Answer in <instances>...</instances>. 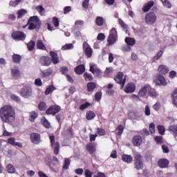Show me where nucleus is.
<instances>
[{
    "label": "nucleus",
    "instance_id": "obj_1",
    "mask_svg": "<svg viewBox=\"0 0 177 177\" xmlns=\"http://www.w3.org/2000/svg\"><path fill=\"white\" fill-rule=\"evenodd\" d=\"M0 118L3 122L10 124L16 118V113L12 105H4L0 109Z\"/></svg>",
    "mask_w": 177,
    "mask_h": 177
},
{
    "label": "nucleus",
    "instance_id": "obj_2",
    "mask_svg": "<svg viewBox=\"0 0 177 177\" xmlns=\"http://www.w3.org/2000/svg\"><path fill=\"white\" fill-rule=\"evenodd\" d=\"M114 80L116 84H119V85H120L121 89H124L125 82H127V75H124V73L122 72H118L115 76Z\"/></svg>",
    "mask_w": 177,
    "mask_h": 177
},
{
    "label": "nucleus",
    "instance_id": "obj_3",
    "mask_svg": "<svg viewBox=\"0 0 177 177\" xmlns=\"http://www.w3.org/2000/svg\"><path fill=\"white\" fill-rule=\"evenodd\" d=\"M28 28L29 30H34L35 28H39L41 27V21L37 16H33L28 20Z\"/></svg>",
    "mask_w": 177,
    "mask_h": 177
},
{
    "label": "nucleus",
    "instance_id": "obj_4",
    "mask_svg": "<svg viewBox=\"0 0 177 177\" xmlns=\"http://www.w3.org/2000/svg\"><path fill=\"white\" fill-rule=\"evenodd\" d=\"M116 41H118V35H117V30L115 28H112L110 30L109 36L107 39V46H111V45H114Z\"/></svg>",
    "mask_w": 177,
    "mask_h": 177
},
{
    "label": "nucleus",
    "instance_id": "obj_5",
    "mask_svg": "<svg viewBox=\"0 0 177 177\" xmlns=\"http://www.w3.org/2000/svg\"><path fill=\"white\" fill-rule=\"evenodd\" d=\"M51 148L54 151V154H59V151L60 150V143L55 140V136H49Z\"/></svg>",
    "mask_w": 177,
    "mask_h": 177
},
{
    "label": "nucleus",
    "instance_id": "obj_6",
    "mask_svg": "<svg viewBox=\"0 0 177 177\" xmlns=\"http://www.w3.org/2000/svg\"><path fill=\"white\" fill-rule=\"evenodd\" d=\"M157 21V15L154 12H149L145 15V23L153 25Z\"/></svg>",
    "mask_w": 177,
    "mask_h": 177
},
{
    "label": "nucleus",
    "instance_id": "obj_7",
    "mask_svg": "<svg viewBox=\"0 0 177 177\" xmlns=\"http://www.w3.org/2000/svg\"><path fill=\"white\" fill-rule=\"evenodd\" d=\"M151 87L149 84L144 85L138 91V96L140 97H147V95L150 93Z\"/></svg>",
    "mask_w": 177,
    "mask_h": 177
},
{
    "label": "nucleus",
    "instance_id": "obj_8",
    "mask_svg": "<svg viewBox=\"0 0 177 177\" xmlns=\"http://www.w3.org/2000/svg\"><path fill=\"white\" fill-rule=\"evenodd\" d=\"M134 165L137 169H143V158L140 154H136L134 157Z\"/></svg>",
    "mask_w": 177,
    "mask_h": 177
},
{
    "label": "nucleus",
    "instance_id": "obj_9",
    "mask_svg": "<svg viewBox=\"0 0 177 177\" xmlns=\"http://www.w3.org/2000/svg\"><path fill=\"white\" fill-rule=\"evenodd\" d=\"M30 142L33 145H39L42 140H41V134L38 133H32L30 135Z\"/></svg>",
    "mask_w": 177,
    "mask_h": 177
},
{
    "label": "nucleus",
    "instance_id": "obj_10",
    "mask_svg": "<svg viewBox=\"0 0 177 177\" xmlns=\"http://www.w3.org/2000/svg\"><path fill=\"white\" fill-rule=\"evenodd\" d=\"M154 82L156 85H159L160 86H167V80L162 75H158L156 76Z\"/></svg>",
    "mask_w": 177,
    "mask_h": 177
},
{
    "label": "nucleus",
    "instance_id": "obj_11",
    "mask_svg": "<svg viewBox=\"0 0 177 177\" xmlns=\"http://www.w3.org/2000/svg\"><path fill=\"white\" fill-rule=\"evenodd\" d=\"M21 95L26 99L31 97L32 96V88L31 87H24L21 91Z\"/></svg>",
    "mask_w": 177,
    "mask_h": 177
},
{
    "label": "nucleus",
    "instance_id": "obj_12",
    "mask_svg": "<svg viewBox=\"0 0 177 177\" xmlns=\"http://www.w3.org/2000/svg\"><path fill=\"white\" fill-rule=\"evenodd\" d=\"M12 37L15 41H24L26 39V34L20 31L14 32L12 34Z\"/></svg>",
    "mask_w": 177,
    "mask_h": 177
},
{
    "label": "nucleus",
    "instance_id": "obj_13",
    "mask_svg": "<svg viewBox=\"0 0 177 177\" xmlns=\"http://www.w3.org/2000/svg\"><path fill=\"white\" fill-rule=\"evenodd\" d=\"M136 91V84L135 83H128L124 87L126 93H133Z\"/></svg>",
    "mask_w": 177,
    "mask_h": 177
},
{
    "label": "nucleus",
    "instance_id": "obj_14",
    "mask_svg": "<svg viewBox=\"0 0 177 177\" xmlns=\"http://www.w3.org/2000/svg\"><path fill=\"white\" fill-rule=\"evenodd\" d=\"M84 49L87 57H92L93 50L87 42L83 44Z\"/></svg>",
    "mask_w": 177,
    "mask_h": 177
},
{
    "label": "nucleus",
    "instance_id": "obj_15",
    "mask_svg": "<svg viewBox=\"0 0 177 177\" xmlns=\"http://www.w3.org/2000/svg\"><path fill=\"white\" fill-rule=\"evenodd\" d=\"M60 111V106H52L46 110V114H52L55 115V114L59 113Z\"/></svg>",
    "mask_w": 177,
    "mask_h": 177
},
{
    "label": "nucleus",
    "instance_id": "obj_16",
    "mask_svg": "<svg viewBox=\"0 0 177 177\" xmlns=\"http://www.w3.org/2000/svg\"><path fill=\"white\" fill-rule=\"evenodd\" d=\"M158 71L162 75H165V74H168L169 73V68H168L166 65L160 64L158 67Z\"/></svg>",
    "mask_w": 177,
    "mask_h": 177
},
{
    "label": "nucleus",
    "instance_id": "obj_17",
    "mask_svg": "<svg viewBox=\"0 0 177 177\" xmlns=\"http://www.w3.org/2000/svg\"><path fill=\"white\" fill-rule=\"evenodd\" d=\"M158 165L160 168H168L169 160L165 158H161L158 161Z\"/></svg>",
    "mask_w": 177,
    "mask_h": 177
},
{
    "label": "nucleus",
    "instance_id": "obj_18",
    "mask_svg": "<svg viewBox=\"0 0 177 177\" xmlns=\"http://www.w3.org/2000/svg\"><path fill=\"white\" fill-rule=\"evenodd\" d=\"M90 71L97 75V77L102 75V71H100L96 65H90Z\"/></svg>",
    "mask_w": 177,
    "mask_h": 177
},
{
    "label": "nucleus",
    "instance_id": "obj_19",
    "mask_svg": "<svg viewBox=\"0 0 177 177\" xmlns=\"http://www.w3.org/2000/svg\"><path fill=\"white\" fill-rule=\"evenodd\" d=\"M142 142H143V139L140 136H134L132 140V143L133 146H136V147L140 146V145H142Z\"/></svg>",
    "mask_w": 177,
    "mask_h": 177
},
{
    "label": "nucleus",
    "instance_id": "obj_20",
    "mask_svg": "<svg viewBox=\"0 0 177 177\" xmlns=\"http://www.w3.org/2000/svg\"><path fill=\"white\" fill-rule=\"evenodd\" d=\"M11 75L14 80H19L21 77V73L17 68H12L11 70Z\"/></svg>",
    "mask_w": 177,
    "mask_h": 177
},
{
    "label": "nucleus",
    "instance_id": "obj_21",
    "mask_svg": "<svg viewBox=\"0 0 177 177\" xmlns=\"http://www.w3.org/2000/svg\"><path fill=\"white\" fill-rule=\"evenodd\" d=\"M50 56L51 57V60L54 64H57L59 63V57H57V53L50 51Z\"/></svg>",
    "mask_w": 177,
    "mask_h": 177
},
{
    "label": "nucleus",
    "instance_id": "obj_22",
    "mask_svg": "<svg viewBox=\"0 0 177 177\" xmlns=\"http://www.w3.org/2000/svg\"><path fill=\"white\" fill-rule=\"evenodd\" d=\"M40 63L42 66H50V58L49 57H42L40 59Z\"/></svg>",
    "mask_w": 177,
    "mask_h": 177
},
{
    "label": "nucleus",
    "instance_id": "obj_23",
    "mask_svg": "<svg viewBox=\"0 0 177 177\" xmlns=\"http://www.w3.org/2000/svg\"><path fill=\"white\" fill-rule=\"evenodd\" d=\"M162 55H164V50H160L158 53L155 55V56L151 59L152 63H156L157 60H160L161 57H162Z\"/></svg>",
    "mask_w": 177,
    "mask_h": 177
},
{
    "label": "nucleus",
    "instance_id": "obj_24",
    "mask_svg": "<svg viewBox=\"0 0 177 177\" xmlns=\"http://www.w3.org/2000/svg\"><path fill=\"white\" fill-rule=\"evenodd\" d=\"M169 131L173 133L174 138L177 140V124L170 126Z\"/></svg>",
    "mask_w": 177,
    "mask_h": 177
},
{
    "label": "nucleus",
    "instance_id": "obj_25",
    "mask_svg": "<svg viewBox=\"0 0 177 177\" xmlns=\"http://www.w3.org/2000/svg\"><path fill=\"white\" fill-rule=\"evenodd\" d=\"M154 6V1H150L147 2L144 8H142L143 12H149L150 9H151V7Z\"/></svg>",
    "mask_w": 177,
    "mask_h": 177
},
{
    "label": "nucleus",
    "instance_id": "obj_26",
    "mask_svg": "<svg viewBox=\"0 0 177 177\" xmlns=\"http://www.w3.org/2000/svg\"><path fill=\"white\" fill-rule=\"evenodd\" d=\"M122 161H124V162H127V164H131V162L133 161V158H132L131 155L124 154L122 156Z\"/></svg>",
    "mask_w": 177,
    "mask_h": 177
},
{
    "label": "nucleus",
    "instance_id": "obj_27",
    "mask_svg": "<svg viewBox=\"0 0 177 177\" xmlns=\"http://www.w3.org/2000/svg\"><path fill=\"white\" fill-rule=\"evenodd\" d=\"M85 71V66L84 65H79L76 68H75V73L76 74H79V75H81Z\"/></svg>",
    "mask_w": 177,
    "mask_h": 177
},
{
    "label": "nucleus",
    "instance_id": "obj_28",
    "mask_svg": "<svg viewBox=\"0 0 177 177\" xmlns=\"http://www.w3.org/2000/svg\"><path fill=\"white\" fill-rule=\"evenodd\" d=\"M6 169L8 174H15V172H16V169L12 164L7 165Z\"/></svg>",
    "mask_w": 177,
    "mask_h": 177
},
{
    "label": "nucleus",
    "instance_id": "obj_29",
    "mask_svg": "<svg viewBox=\"0 0 177 177\" xmlns=\"http://www.w3.org/2000/svg\"><path fill=\"white\" fill-rule=\"evenodd\" d=\"M37 49H40L41 50H46V46L44 44L42 40H38L37 42Z\"/></svg>",
    "mask_w": 177,
    "mask_h": 177
},
{
    "label": "nucleus",
    "instance_id": "obj_30",
    "mask_svg": "<svg viewBox=\"0 0 177 177\" xmlns=\"http://www.w3.org/2000/svg\"><path fill=\"white\" fill-rule=\"evenodd\" d=\"M95 117H96V115L93 111H88L86 112V120H93Z\"/></svg>",
    "mask_w": 177,
    "mask_h": 177
},
{
    "label": "nucleus",
    "instance_id": "obj_31",
    "mask_svg": "<svg viewBox=\"0 0 177 177\" xmlns=\"http://www.w3.org/2000/svg\"><path fill=\"white\" fill-rule=\"evenodd\" d=\"M125 42L126 44H127V45H129V46H133V45H135V39L133 38H131V37H126L125 39Z\"/></svg>",
    "mask_w": 177,
    "mask_h": 177
},
{
    "label": "nucleus",
    "instance_id": "obj_32",
    "mask_svg": "<svg viewBox=\"0 0 177 177\" xmlns=\"http://www.w3.org/2000/svg\"><path fill=\"white\" fill-rule=\"evenodd\" d=\"M95 23L97 26H98L99 27H101V26H103L104 23V19L102 17H97L95 19Z\"/></svg>",
    "mask_w": 177,
    "mask_h": 177
},
{
    "label": "nucleus",
    "instance_id": "obj_33",
    "mask_svg": "<svg viewBox=\"0 0 177 177\" xmlns=\"http://www.w3.org/2000/svg\"><path fill=\"white\" fill-rule=\"evenodd\" d=\"M95 88L96 84L94 82H90L87 84V91H88V92H93Z\"/></svg>",
    "mask_w": 177,
    "mask_h": 177
},
{
    "label": "nucleus",
    "instance_id": "obj_34",
    "mask_svg": "<svg viewBox=\"0 0 177 177\" xmlns=\"http://www.w3.org/2000/svg\"><path fill=\"white\" fill-rule=\"evenodd\" d=\"M38 117V113L35 112H30L29 115V120L31 122H34L35 121V118Z\"/></svg>",
    "mask_w": 177,
    "mask_h": 177
},
{
    "label": "nucleus",
    "instance_id": "obj_35",
    "mask_svg": "<svg viewBox=\"0 0 177 177\" xmlns=\"http://www.w3.org/2000/svg\"><path fill=\"white\" fill-rule=\"evenodd\" d=\"M160 1L162 2V5L165 8H167V9H171V8H172V5L169 2V1H168V0H160Z\"/></svg>",
    "mask_w": 177,
    "mask_h": 177
},
{
    "label": "nucleus",
    "instance_id": "obj_36",
    "mask_svg": "<svg viewBox=\"0 0 177 177\" xmlns=\"http://www.w3.org/2000/svg\"><path fill=\"white\" fill-rule=\"evenodd\" d=\"M172 102L173 104L177 107V89L174 90L172 93Z\"/></svg>",
    "mask_w": 177,
    "mask_h": 177
},
{
    "label": "nucleus",
    "instance_id": "obj_37",
    "mask_svg": "<svg viewBox=\"0 0 177 177\" xmlns=\"http://www.w3.org/2000/svg\"><path fill=\"white\" fill-rule=\"evenodd\" d=\"M12 60L14 63H20V62H21V56L17 54H14L12 55Z\"/></svg>",
    "mask_w": 177,
    "mask_h": 177
},
{
    "label": "nucleus",
    "instance_id": "obj_38",
    "mask_svg": "<svg viewBox=\"0 0 177 177\" xmlns=\"http://www.w3.org/2000/svg\"><path fill=\"white\" fill-rule=\"evenodd\" d=\"M36 10H37L41 16H44V15H45V8L42 6H37L36 7Z\"/></svg>",
    "mask_w": 177,
    "mask_h": 177
},
{
    "label": "nucleus",
    "instance_id": "obj_39",
    "mask_svg": "<svg viewBox=\"0 0 177 177\" xmlns=\"http://www.w3.org/2000/svg\"><path fill=\"white\" fill-rule=\"evenodd\" d=\"M70 158H66L64 161L63 169H68L70 167Z\"/></svg>",
    "mask_w": 177,
    "mask_h": 177
},
{
    "label": "nucleus",
    "instance_id": "obj_40",
    "mask_svg": "<svg viewBox=\"0 0 177 177\" xmlns=\"http://www.w3.org/2000/svg\"><path fill=\"white\" fill-rule=\"evenodd\" d=\"M41 122L45 128H50V123L46 118H45V117L41 118Z\"/></svg>",
    "mask_w": 177,
    "mask_h": 177
},
{
    "label": "nucleus",
    "instance_id": "obj_41",
    "mask_svg": "<svg viewBox=\"0 0 177 177\" xmlns=\"http://www.w3.org/2000/svg\"><path fill=\"white\" fill-rule=\"evenodd\" d=\"M55 89L56 88L55 87V86H50L48 88H46L45 91V95H49V93H52V92H53V91H55Z\"/></svg>",
    "mask_w": 177,
    "mask_h": 177
},
{
    "label": "nucleus",
    "instance_id": "obj_42",
    "mask_svg": "<svg viewBox=\"0 0 177 177\" xmlns=\"http://www.w3.org/2000/svg\"><path fill=\"white\" fill-rule=\"evenodd\" d=\"M44 160L46 165H50V164H52V158L50 157V155L46 156Z\"/></svg>",
    "mask_w": 177,
    "mask_h": 177
},
{
    "label": "nucleus",
    "instance_id": "obj_43",
    "mask_svg": "<svg viewBox=\"0 0 177 177\" xmlns=\"http://www.w3.org/2000/svg\"><path fill=\"white\" fill-rule=\"evenodd\" d=\"M73 48H74V46L73 45V44H68L63 46L62 48V50H68V49H73Z\"/></svg>",
    "mask_w": 177,
    "mask_h": 177
},
{
    "label": "nucleus",
    "instance_id": "obj_44",
    "mask_svg": "<svg viewBox=\"0 0 177 177\" xmlns=\"http://www.w3.org/2000/svg\"><path fill=\"white\" fill-rule=\"evenodd\" d=\"M28 49L29 50H32L34 49V48H35V41H30L28 44Z\"/></svg>",
    "mask_w": 177,
    "mask_h": 177
},
{
    "label": "nucleus",
    "instance_id": "obj_45",
    "mask_svg": "<svg viewBox=\"0 0 177 177\" xmlns=\"http://www.w3.org/2000/svg\"><path fill=\"white\" fill-rule=\"evenodd\" d=\"M84 78L86 81H92V80H93V77H92V75L88 73H85L84 74Z\"/></svg>",
    "mask_w": 177,
    "mask_h": 177
},
{
    "label": "nucleus",
    "instance_id": "obj_46",
    "mask_svg": "<svg viewBox=\"0 0 177 177\" xmlns=\"http://www.w3.org/2000/svg\"><path fill=\"white\" fill-rule=\"evenodd\" d=\"M39 110H40L41 111H44V110H46V104L44 102H39Z\"/></svg>",
    "mask_w": 177,
    "mask_h": 177
},
{
    "label": "nucleus",
    "instance_id": "obj_47",
    "mask_svg": "<svg viewBox=\"0 0 177 177\" xmlns=\"http://www.w3.org/2000/svg\"><path fill=\"white\" fill-rule=\"evenodd\" d=\"M158 131L160 135H164V133H165V127H164V126H162V125H158Z\"/></svg>",
    "mask_w": 177,
    "mask_h": 177
},
{
    "label": "nucleus",
    "instance_id": "obj_48",
    "mask_svg": "<svg viewBox=\"0 0 177 177\" xmlns=\"http://www.w3.org/2000/svg\"><path fill=\"white\" fill-rule=\"evenodd\" d=\"M51 162L53 165H55V167H57V165H59L60 164V161H59V159H57V158H56L55 156H53L52 158Z\"/></svg>",
    "mask_w": 177,
    "mask_h": 177
},
{
    "label": "nucleus",
    "instance_id": "obj_49",
    "mask_svg": "<svg viewBox=\"0 0 177 177\" xmlns=\"http://www.w3.org/2000/svg\"><path fill=\"white\" fill-rule=\"evenodd\" d=\"M20 2H21V0H15V1H11L9 3L10 6H12L13 8L17 6V5H19V3H20Z\"/></svg>",
    "mask_w": 177,
    "mask_h": 177
},
{
    "label": "nucleus",
    "instance_id": "obj_50",
    "mask_svg": "<svg viewBox=\"0 0 177 177\" xmlns=\"http://www.w3.org/2000/svg\"><path fill=\"white\" fill-rule=\"evenodd\" d=\"M130 99L131 100H133V102H139V100H140V97L139 95L133 94L130 96Z\"/></svg>",
    "mask_w": 177,
    "mask_h": 177
},
{
    "label": "nucleus",
    "instance_id": "obj_51",
    "mask_svg": "<svg viewBox=\"0 0 177 177\" xmlns=\"http://www.w3.org/2000/svg\"><path fill=\"white\" fill-rule=\"evenodd\" d=\"M87 150L90 153H95V151H96V147H95L93 145H87Z\"/></svg>",
    "mask_w": 177,
    "mask_h": 177
},
{
    "label": "nucleus",
    "instance_id": "obj_52",
    "mask_svg": "<svg viewBox=\"0 0 177 177\" xmlns=\"http://www.w3.org/2000/svg\"><path fill=\"white\" fill-rule=\"evenodd\" d=\"M41 75L42 77H48V75H50V74H52V69L51 68H48L46 72L44 71H41Z\"/></svg>",
    "mask_w": 177,
    "mask_h": 177
},
{
    "label": "nucleus",
    "instance_id": "obj_53",
    "mask_svg": "<svg viewBox=\"0 0 177 177\" xmlns=\"http://www.w3.org/2000/svg\"><path fill=\"white\" fill-rule=\"evenodd\" d=\"M27 13V11L26 10H20L18 11V19H20L21 17H23L24 15Z\"/></svg>",
    "mask_w": 177,
    "mask_h": 177
},
{
    "label": "nucleus",
    "instance_id": "obj_54",
    "mask_svg": "<svg viewBox=\"0 0 177 177\" xmlns=\"http://www.w3.org/2000/svg\"><path fill=\"white\" fill-rule=\"evenodd\" d=\"M53 24L55 26V27H59V19H57V17H54L53 18Z\"/></svg>",
    "mask_w": 177,
    "mask_h": 177
},
{
    "label": "nucleus",
    "instance_id": "obj_55",
    "mask_svg": "<svg viewBox=\"0 0 177 177\" xmlns=\"http://www.w3.org/2000/svg\"><path fill=\"white\" fill-rule=\"evenodd\" d=\"M8 142L9 143V145H11V146H15L16 143V138L11 137L8 138Z\"/></svg>",
    "mask_w": 177,
    "mask_h": 177
},
{
    "label": "nucleus",
    "instance_id": "obj_56",
    "mask_svg": "<svg viewBox=\"0 0 177 177\" xmlns=\"http://www.w3.org/2000/svg\"><path fill=\"white\" fill-rule=\"evenodd\" d=\"M149 131L151 133H154L156 132V124H154V123H151L149 124Z\"/></svg>",
    "mask_w": 177,
    "mask_h": 177
},
{
    "label": "nucleus",
    "instance_id": "obj_57",
    "mask_svg": "<svg viewBox=\"0 0 177 177\" xmlns=\"http://www.w3.org/2000/svg\"><path fill=\"white\" fill-rule=\"evenodd\" d=\"M122 50L123 52H131V46L125 45L122 47Z\"/></svg>",
    "mask_w": 177,
    "mask_h": 177
},
{
    "label": "nucleus",
    "instance_id": "obj_58",
    "mask_svg": "<svg viewBox=\"0 0 177 177\" xmlns=\"http://www.w3.org/2000/svg\"><path fill=\"white\" fill-rule=\"evenodd\" d=\"M153 109L156 111H158V110L161 109V104H160V102H156L155 104L153 105Z\"/></svg>",
    "mask_w": 177,
    "mask_h": 177
},
{
    "label": "nucleus",
    "instance_id": "obj_59",
    "mask_svg": "<svg viewBox=\"0 0 177 177\" xmlns=\"http://www.w3.org/2000/svg\"><path fill=\"white\" fill-rule=\"evenodd\" d=\"M117 131H118V135L119 136H121V135L122 134V132L124 131V127H122V125L118 126V127L117 128Z\"/></svg>",
    "mask_w": 177,
    "mask_h": 177
},
{
    "label": "nucleus",
    "instance_id": "obj_60",
    "mask_svg": "<svg viewBox=\"0 0 177 177\" xmlns=\"http://www.w3.org/2000/svg\"><path fill=\"white\" fill-rule=\"evenodd\" d=\"M98 41H104L106 36L103 33H99L97 37Z\"/></svg>",
    "mask_w": 177,
    "mask_h": 177
},
{
    "label": "nucleus",
    "instance_id": "obj_61",
    "mask_svg": "<svg viewBox=\"0 0 177 177\" xmlns=\"http://www.w3.org/2000/svg\"><path fill=\"white\" fill-rule=\"evenodd\" d=\"M97 133L100 136H104V135L106 133V132L104 131V129L98 128L97 129Z\"/></svg>",
    "mask_w": 177,
    "mask_h": 177
},
{
    "label": "nucleus",
    "instance_id": "obj_62",
    "mask_svg": "<svg viewBox=\"0 0 177 177\" xmlns=\"http://www.w3.org/2000/svg\"><path fill=\"white\" fill-rule=\"evenodd\" d=\"M35 85H36V86H42V80L39 78L36 79L35 80Z\"/></svg>",
    "mask_w": 177,
    "mask_h": 177
},
{
    "label": "nucleus",
    "instance_id": "obj_63",
    "mask_svg": "<svg viewBox=\"0 0 177 177\" xmlns=\"http://www.w3.org/2000/svg\"><path fill=\"white\" fill-rule=\"evenodd\" d=\"M89 106H91V103L89 102H86L84 104H82L80 106V110H85V109H87V107H89Z\"/></svg>",
    "mask_w": 177,
    "mask_h": 177
},
{
    "label": "nucleus",
    "instance_id": "obj_64",
    "mask_svg": "<svg viewBox=\"0 0 177 177\" xmlns=\"http://www.w3.org/2000/svg\"><path fill=\"white\" fill-rule=\"evenodd\" d=\"M104 74L106 75L107 77H109L110 74H113V68H106Z\"/></svg>",
    "mask_w": 177,
    "mask_h": 177
}]
</instances>
